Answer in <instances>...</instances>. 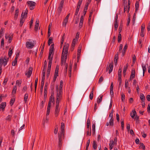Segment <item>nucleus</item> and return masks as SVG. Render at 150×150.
Masks as SVG:
<instances>
[{
    "label": "nucleus",
    "instance_id": "nucleus-47",
    "mask_svg": "<svg viewBox=\"0 0 150 150\" xmlns=\"http://www.w3.org/2000/svg\"><path fill=\"white\" fill-rule=\"evenodd\" d=\"M128 67V63L127 64L126 66H124V69H123V72H126V71Z\"/></svg>",
    "mask_w": 150,
    "mask_h": 150
},
{
    "label": "nucleus",
    "instance_id": "nucleus-14",
    "mask_svg": "<svg viewBox=\"0 0 150 150\" xmlns=\"http://www.w3.org/2000/svg\"><path fill=\"white\" fill-rule=\"evenodd\" d=\"M84 20V17L82 16L80 19V21L79 24V27L81 28L83 26V23Z\"/></svg>",
    "mask_w": 150,
    "mask_h": 150
},
{
    "label": "nucleus",
    "instance_id": "nucleus-50",
    "mask_svg": "<svg viewBox=\"0 0 150 150\" xmlns=\"http://www.w3.org/2000/svg\"><path fill=\"white\" fill-rule=\"evenodd\" d=\"M90 125V120L88 118L87 120V128H89V126Z\"/></svg>",
    "mask_w": 150,
    "mask_h": 150
},
{
    "label": "nucleus",
    "instance_id": "nucleus-43",
    "mask_svg": "<svg viewBox=\"0 0 150 150\" xmlns=\"http://www.w3.org/2000/svg\"><path fill=\"white\" fill-rule=\"evenodd\" d=\"M122 36L120 34L118 35L117 38V41L118 42H120L121 40Z\"/></svg>",
    "mask_w": 150,
    "mask_h": 150
},
{
    "label": "nucleus",
    "instance_id": "nucleus-18",
    "mask_svg": "<svg viewBox=\"0 0 150 150\" xmlns=\"http://www.w3.org/2000/svg\"><path fill=\"white\" fill-rule=\"evenodd\" d=\"M83 0H79L78 2L76 9L77 10H79L80 6L82 4Z\"/></svg>",
    "mask_w": 150,
    "mask_h": 150
},
{
    "label": "nucleus",
    "instance_id": "nucleus-36",
    "mask_svg": "<svg viewBox=\"0 0 150 150\" xmlns=\"http://www.w3.org/2000/svg\"><path fill=\"white\" fill-rule=\"evenodd\" d=\"M16 86H14L13 87V89L12 92L13 94H14L16 93Z\"/></svg>",
    "mask_w": 150,
    "mask_h": 150
},
{
    "label": "nucleus",
    "instance_id": "nucleus-64",
    "mask_svg": "<svg viewBox=\"0 0 150 150\" xmlns=\"http://www.w3.org/2000/svg\"><path fill=\"white\" fill-rule=\"evenodd\" d=\"M142 68L143 71H145L146 70V66L142 64Z\"/></svg>",
    "mask_w": 150,
    "mask_h": 150
},
{
    "label": "nucleus",
    "instance_id": "nucleus-40",
    "mask_svg": "<svg viewBox=\"0 0 150 150\" xmlns=\"http://www.w3.org/2000/svg\"><path fill=\"white\" fill-rule=\"evenodd\" d=\"M52 37H50L49 39V40L48 41V45L49 46L51 44L52 42Z\"/></svg>",
    "mask_w": 150,
    "mask_h": 150
},
{
    "label": "nucleus",
    "instance_id": "nucleus-28",
    "mask_svg": "<svg viewBox=\"0 0 150 150\" xmlns=\"http://www.w3.org/2000/svg\"><path fill=\"white\" fill-rule=\"evenodd\" d=\"M118 52L117 53V54L115 55L114 57V62L115 64H116L117 62V60L118 59Z\"/></svg>",
    "mask_w": 150,
    "mask_h": 150
},
{
    "label": "nucleus",
    "instance_id": "nucleus-33",
    "mask_svg": "<svg viewBox=\"0 0 150 150\" xmlns=\"http://www.w3.org/2000/svg\"><path fill=\"white\" fill-rule=\"evenodd\" d=\"M52 62H48V69L47 71H50L51 67L52 65Z\"/></svg>",
    "mask_w": 150,
    "mask_h": 150
},
{
    "label": "nucleus",
    "instance_id": "nucleus-21",
    "mask_svg": "<svg viewBox=\"0 0 150 150\" xmlns=\"http://www.w3.org/2000/svg\"><path fill=\"white\" fill-rule=\"evenodd\" d=\"M109 123L110 126H113L114 125V118H110Z\"/></svg>",
    "mask_w": 150,
    "mask_h": 150
},
{
    "label": "nucleus",
    "instance_id": "nucleus-24",
    "mask_svg": "<svg viewBox=\"0 0 150 150\" xmlns=\"http://www.w3.org/2000/svg\"><path fill=\"white\" fill-rule=\"evenodd\" d=\"M54 101V98L53 95L51 94L50 96V97L49 102L51 103H53Z\"/></svg>",
    "mask_w": 150,
    "mask_h": 150
},
{
    "label": "nucleus",
    "instance_id": "nucleus-63",
    "mask_svg": "<svg viewBox=\"0 0 150 150\" xmlns=\"http://www.w3.org/2000/svg\"><path fill=\"white\" fill-rule=\"evenodd\" d=\"M79 32H77L76 33L75 39L76 41H77L78 40V38H79Z\"/></svg>",
    "mask_w": 150,
    "mask_h": 150
},
{
    "label": "nucleus",
    "instance_id": "nucleus-17",
    "mask_svg": "<svg viewBox=\"0 0 150 150\" xmlns=\"http://www.w3.org/2000/svg\"><path fill=\"white\" fill-rule=\"evenodd\" d=\"M50 108L49 107H47V113L46 115L47 116L46 117V122H47L48 121V119L47 118V116L49 115L50 114Z\"/></svg>",
    "mask_w": 150,
    "mask_h": 150
},
{
    "label": "nucleus",
    "instance_id": "nucleus-57",
    "mask_svg": "<svg viewBox=\"0 0 150 150\" xmlns=\"http://www.w3.org/2000/svg\"><path fill=\"white\" fill-rule=\"evenodd\" d=\"M103 80V78L102 76H101L99 80V83H100Z\"/></svg>",
    "mask_w": 150,
    "mask_h": 150
},
{
    "label": "nucleus",
    "instance_id": "nucleus-27",
    "mask_svg": "<svg viewBox=\"0 0 150 150\" xmlns=\"http://www.w3.org/2000/svg\"><path fill=\"white\" fill-rule=\"evenodd\" d=\"M39 25V22H37V21H36V24L35 25V30L37 31L38 30Z\"/></svg>",
    "mask_w": 150,
    "mask_h": 150
},
{
    "label": "nucleus",
    "instance_id": "nucleus-52",
    "mask_svg": "<svg viewBox=\"0 0 150 150\" xmlns=\"http://www.w3.org/2000/svg\"><path fill=\"white\" fill-rule=\"evenodd\" d=\"M12 53H13V52L12 51V50H11V48H10L9 49V51L8 53V55L9 57H10L11 56V55L12 54Z\"/></svg>",
    "mask_w": 150,
    "mask_h": 150
},
{
    "label": "nucleus",
    "instance_id": "nucleus-12",
    "mask_svg": "<svg viewBox=\"0 0 150 150\" xmlns=\"http://www.w3.org/2000/svg\"><path fill=\"white\" fill-rule=\"evenodd\" d=\"M145 28V25L142 24L141 27V30L140 32V35L142 37L144 36V31Z\"/></svg>",
    "mask_w": 150,
    "mask_h": 150
},
{
    "label": "nucleus",
    "instance_id": "nucleus-48",
    "mask_svg": "<svg viewBox=\"0 0 150 150\" xmlns=\"http://www.w3.org/2000/svg\"><path fill=\"white\" fill-rule=\"evenodd\" d=\"M12 116L11 115H8V116H7L6 119V120H8L9 121H10L11 120V117Z\"/></svg>",
    "mask_w": 150,
    "mask_h": 150
},
{
    "label": "nucleus",
    "instance_id": "nucleus-26",
    "mask_svg": "<svg viewBox=\"0 0 150 150\" xmlns=\"http://www.w3.org/2000/svg\"><path fill=\"white\" fill-rule=\"evenodd\" d=\"M140 98L142 101L144 102L145 100V98L144 96L142 93H141L140 94Z\"/></svg>",
    "mask_w": 150,
    "mask_h": 150
},
{
    "label": "nucleus",
    "instance_id": "nucleus-25",
    "mask_svg": "<svg viewBox=\"0 0 150 150\" xmlns=\"http://www.w3.org/2000/svg\"><path fill=\"white\" fill-rule=\"evenodd\" d=\"M6 106V102H3L1 103L0 105V108L4 109Z\"/></svg>",
    "mask_w": 150,
    "mask_h": 150
},
{
    "label": "nucleus",
    "instance_id": "nucleus-56",
    "mask_svg": "<svg viewBox=\"0 0 150 150\" xmlns=\"http://www.w3.org/2000/svg\"><path fill=\"white\" fill-rule=\"evenodd\" d=\"M58 131V127L57 126H56V127L54 130V133L55 134H57Z\"/></svg>",
    "mask_w": 150,
    "mask_h": 150
},
{
    "label": "nucleus",
    "instance_id": "nucleus-7",
    "mask_svg": "<svg viewBox=\"0 0 150 150\" xmlns=\"http://www.w3.org/2000/svg\"><path fill=\"white\" fill-rule=\"evenodd\" d=\"M64 0H62L60 3L59 5L57 10L58 13L59 14H60L61 13V12L62 10L64 5Z\"/></svg>",
    "mask_w": 150,
    "mask_h": 150
},
{
    "label": "nucleus",
    "instance_id": "nucleus-39",
    "mask_svg": "<svg viewBox=\"0 0 150 150\" xmlns=\"http://www.w3.org/2000/svg\"><path fill=\"white\" fill-rule=\"evenodd\" d=\"M77 41H76V39H74L72 43L71 46L73 48L75 46L76 44V42Z\"/></svg>",
    "mask_w": 150,
    "mask_h": 150
},
{
    "label": "nucleus",
    "instance_id": "nucleus-45",
    "mask_svg": "<svg viewBox=\"0 0 150 150\" xmlns=\"http://www.w3.org/2000/svg\"><path fill=\"white\" fill-rule=\"evenodd\" d=\"M130 6V0H128V3L127 5V11L128 12L129 11Z\"/></svg>",
    "mask_w": 150,
    "mask_h": 150
},
{
    "label": "nucleus",
    "instance_id": "nucleus-54",
    "mask_svg": "<svg viewBox=\"0 0 150 150\" xmlns=\"http://www.w3.org/2000/svg\"><path fill=\"white\" fill-rule=\"evenodd\" d=\"M136 57L135 55H134L132 57V62L134 63L136 61Z\"/></svg>",
    "mask_w": 150,
    "mask_h": 150
},
{
    "label": "nucleus",
    "instance_id": "nucleus-38",
    "mask_svg": "<svg viewBox=\"0 0 150 150\" xmlns=\"http://www.w3.org/2000/svg\"><path fill=\"white\" fill-rule=\"evenodd\" d=\"M135 9H136V11H137L139 9V2L137 1L136 2L135 4Z\"/></svg>",
    "mask_w": 150,
    "mask_h": 150
},
{
    "label": "nucleus",
    "instance_id": "nucleus-51",
    "mask_svg": "<svg viewBox=\"0 0 150 150\" xmlns=\"http://www.w3.org/2000/svg\"><path fill=\"white\" fill-rule=\"evenodd\" d=\"M61 100L56 99V106L59 107V103Z\"/></svg>",
    "mask_w": 150,
    "mask_h": 150
},
{
    "label": "nucleus",
    "instance_id": "nucleus-53",
    "mask_svg": "<svg viewBox=\"0 0 150 150\" xmlns=\"http://www.w3.org/2000/svg\"><path fill=\"white\" fill-rule=\"evenodd\" d=\"M15 100L14 98H12L11 99L10 101V104L11 106L14 103V101H15Z\"/></svg>",
    "mask_w": 150,
    "mask_h": 150
},
{
    "label": "nucleus",
    "instance_id": "nucleus-10",
    "mask_svg": "<svg viewBox=\"0 0 150 150\" xmlns=\"http://www.w3.org/2000/svg\"><path fill=\"white\" fill-rule=\"evenodd\" d=\"M58 137L59 139V141L58 142V146L60 148L61 147L62 143V137L63 138V136L62 135L60 134L59 133H58Z\"/></svg>",
    "mask_w": 150,
    "mask_h": 150
},
{
    "label": "nucleus",
    "instance_id": "nucleus-6",
    "mask_svg": "<svg viewBox=\"0 0 150 150\" xmlns=\"http://www.w3.org/2000/svg\"><path fill=\"white\" fill-rule=\"evenodd\" d=\"M27 4L29 6L31 10H33L34 8L36 3L34 1H29L27 2Z\"/></svg>",
    "mask_w": 150,
    "mask_h": 150
},
{
    "label": "nucleus",
    "instance_id": "nucleus-55",
    "mask_svg": "<svg viewBox=\"0 0 150 150\" xmlns=\"http://www.w3.org/2000/svg\"><path fill=\"white\" fill-rule=\"evenodd\" d=\"M123 45L122 44H120L119 47V51L120 53H121L122 48Z\"/></svg>",
    "mask_w": 150,
    "mask_h": 150
},
{
    "label": "nucleus",
    "instance_id": "nucleus-32",
    "mask_svg": "<svg viewBox=\"0 0 150 150\" xmlns=\"http://www.w3.org/2000/svg\"><path fill=\"white\" fill-rule=\"evenodd\" d=\"M87 130L86 133L87 135L91 136V128H87Z\"/></svg>",
    "mask_w": 150,
    "mask_h": 150
},
{
    "label": "nucleus",
    "instance_id": "nucleus-61",
    "mask_svg": "<svg viewBox=\"0 0 150 150\" xmlns=\"http://www.w3.org/2000/svg\"><path fill=\"white\" fill-rule=\"evenodd\" d=\"M16 84L18 86H20V85L21 84V81L19 80H17L16 81Z\"/></svg>",
    "mask_w": 150,
    "mask_h": 150
},
{
    "label": "nucleus",
    "instance_id": "nucleus-16",
    "mask_svg": "<svg viewBox=\"0 0 150 150\" xmlns=\"http://www.w3.org/2000/svg\"><path fill=\"white\" fill-rule=\"evenodd\" d=\"M110 143L109 144V149L110 150H111L114 145V142L113 140H110Z\"/></svg>",
    "mask_w": 150,
    "mask_h": 150
},
{
    "label": "nucleus",
    "instance_id": "nucleus-58",
    "mask_svg": "<svg viewBox=\"0 0 150 150\" xmlns=\"http://www.w3.org/2000/svg\"><path fill=\"white\" fill-rule=\"evenodd\" d=\"M12 39V37L11 36H8V41L9 43H10L11 42Z\"/></svg>",
    "mask_w": 150,
    "mask_h": 150
},
{
    "label": "nucleus",
    "instance_id": "nucleus-46",
    "mask_svg": "<svg viewBox=\"0 0 150 150\" xmlns=\"http://www.w3.org/2000/svg\"><path fill=\"white\" fill-rule=\"evenodd\" d=\"M129 85V83L128 81L127 80H125V87L126 88H128V85Z\"/></svg>",
    "mask_w": 150,
    "mask_h": 150
},
{
    "label": "nucleus",
    "instance_id": "nucleus-8",
    "mask_svg": "<svg viewBox=\"0 0 150 150\" xmlns=\"http://www.w3.org/2000/svg\"><path fill=\"white\" fill-rule=\"evenodd\" d=\"M64 125L63 122H62L61 123V132L60 133V134H61V135H62L63 136V139H64V134L65 132L64 131Z\"/></svg>",
    "mask_w": 150,
    "mask_h": 150
},
{
    "label": "nucleus",
    "instance_id": "nucleus-44",
    "mask_svg": "<svg viewBox=\"0 0 150 150\" xmlns=\"http://www.w3.org/2000/svg\"><path fill=\"white\" fill-rule=\"evenodd\" d=\"M38 81V78H37L35 80V92L36 91V88H37V84Z\"/></svg>",
    "mask_w": 150,
    "mask_h": 150
},
{
    "label": "nucleus",
    "instance_id": "nucleus-42",
    "mask_svg": "<svg viewBox=\"0 0 150 150\" xmlns=\"http://www.w3.org/2000/svg\"><path fill=\"white\" fill-rule=\"evenodd\" d=\"M52 56H51V54H49L48 59L49 60L48 62H50V61L51 62H52Z\"/></svg>",
    "mask_w": 150,
    "mask_h": 150
},
{
    "label": "nucleus",
    "instance_id": "nucleus-5",
    "mask_svg": "<svg viewBox=\"0 0 150 150\" xmlns=\"http://www.w3.org/2000/svg\"><path fill=\"white\" fill-rule=\"evenodd\" d=\"M34 42V41L29 40V41L26 42V47L28 49L32 48L35 45Z\"/></svg>",
    "mask_w": 150,
    "mask_h": 150
},
{
    "label": "nucleus",
    "instance_id": "nucleus-34",
    "mask_svg": "<svg viewBox=\"0 0 150 150\" xmlns=\"http://www.w3.org/2000/svg\"><path fill=\"white\" fill-rule=\"evenodd\" d=\"M59 70V66H57L56 67L54 75L58 76Z\"/></svg>",
    "mask_w": 150,
    "mask_h": 150
},
{
    "label": "nucleus",
    "instance_id": "nucleus-9",
    "mask_svg": "<svg viewBox=\"0 0 150 150\" xmlns=\"http://www.w3.org/2000/svg\"><path fill=\"white\" fill-rule=\"evenodd\" d=\"M33 70V68L31 67H30L29 68L28 71V72H26L25 73V74L29 78L32 74Z\"/></svg>",
    "mask_w": 150,
    "mask_h": 150
},
{
    "label": "nucleus",
    "instance_id": "nucleus-19",
    "mask_svg": "<svg viewBox=\"0 0 150 150\" xmlns=\"http://www.w3.org/2000/svg\"><path fill=\"white\" fill-rule=\"evenodd\" d=\"M88 4H89L88 3V2H86V4L85 6V8H84V11H83V13H84V16H85V15L86 13V11L88 9Z\"/></svg>",
    "mask_w": 150,
    "mask_h": 150
},
{
    "label": "nucleus",
    "instance_id": "nucleus-3",
    "mask_svg": "<svg viewBox=\"0 0 150 150\" xmlns=\"http://www.w3.org/2000/svg\"><path fill=\"white\" fill-rule=\"evenodd\" d=\"M28 13V10L27 9H26L24 13H23V12L22 13L20 20V25L21 26L23 25L25 21V19L26 18V17L27 16Z\"/></svg>",
    "mask_w": 150,
    "mask_h": 150
},
{
    "label": "nucleus",
    "instance_id": "nucleus-49",
    "mask_svg": "<svg viewBox=\"0 0 150 150\" xmlns=\"http://www.w3.org/2000/svg\"><path fill=\"white\" fill-rule=\"evenodd\" d=\"M121 127L122 130H123L124 127V120L122 119L121 120Z\"/></svg>",
    "mask_w": 150,
    "mask_h": 150
},
{
    "label": "nucleus",
    "instance_id": "nucleus-37",
    "mask_svg": "<svg viewBox=\"0 0 150 150\" xmlns=\"http://www.w3.org/2000/svg\"><path fill=\"white\" fill-rule=\"evenodd\" d=\"M139 148L140 149H142L144 150H145V146L142 143L140 144V145Z\"/></svg>",
    "mask_w": 150,
    "mask_h": 150
},
{
    "label": "nucleus",
    "instance_id": "nucleus-62",
    "mask_svg": "<svg viewBox=\"0 0 150 150\" xmlns=\"http://www.w3.org/2000/svg\"><path fill=\"white\" fill-rule=\"evenodd\" d=\"M8 79L7 78H5L3 84L5 85L6 84V83L7 81H8Z\"/></svg>",
    "mask_w": 150,
    "mask_h": 150
},
{
    "label": "nucleus",
    "instance_id": "nucleus-30",
    "mask_svg": "<svg viewBox=\"0 0 150 150\" xmlns=\"http://www.w3.org/2000/svg\"><path fill=\"white\" fill-rule=\"evenodd\" d=\"M68 19H67L66 18L64 19L62 23V25L63 26L65 27L66 26V24L68 22Z\"/></svg>",
    "mask_w": 150,
    "mask_h": 150
},
{
    "label": "nucleus",
    "instance_id": "nucleus-15",
    "mask_svg": "<svg viewBox=\"0 0 150 150\" xmlns=\"http://www.w3.org/2000/svg\"><path fill=\"white\" fill-rule=\"evenodd\" d=\"M135 76V71L134 69H132V70L131 74L130 75V79H132Z\"/></svg>",
    "mask_w": 150,
    "mask_h": 150
},
{
    "label": "nucleus",
    "instance_id": "nucleus-4",
    "mask_svg": "<svg viewBox=\"0 0 150 150\" xmlns=\"http://www.w3.org/2000/svg\"><path fill=\"white\" fill-rule=\"evenodd\" d=\"M56 91L57 93L56 99L62 100V91L59 90L58 86H57L56 88Z\"/></svg>",
    "mask_w": 150,
    "mask_h": 150
},
{
    "label": "nucleus",
    "instance_id": "nucleus-60",
    "mask_svg": "<svg viewBox=\"0 0 150 150\" xmlns=\"http://www.w3.org/2000/svg\"><path fill=\"white\" fill-rule=\"evenodd\" d=\"M46 64H47V62L46 60L45 61L44 63V65H43V69H45L46 67Z\"/></svg>",
    "mask_w": 150,
    "mask_h": 150
},
{
    "label": "nucleus",
    "instance_id": "nucleus-59",
    "mask_svg": "<svg viewBox=\"0 0 150 150\" xmlns=\"http://www.w3.org/2000/svg\"><path fill=\"white\" fill-rule=\"evenodd\" d=\"M47 83H46L45 86L44 91V92H47Z\"/></svg>",
    "mask_w": 150,
    "mask_h": 150
},
{
    "label": "nucleus",
    "instance_id": "nucleus-29",
    "mask_svg": "<svg viewBox=\"0 0 150 150\" xmlns=\"http://www.w3.org/2000/svg\"><path fill=\"white\" fill-rule=\"evenodd\" d=\"M93 88H92V91L91 92L89 95V98L91 100L93 99Z\"/></svg>",
    "mask_w": 150,
    "mask_h": 150
},
{
    "label": "nucleus",
    "instance_id": "nucleus-35",
    "mask_svg": "<svg viewBox=\"0 0 150 150\" xmlns=\"http://www.w3.org/2000/svg\"><path fill=\"white\" fill-rule=\"evenodd\" d=\"M63 81L62 80L61 81L60 83L59 88V90H62V88L63 87Z\"/></svg>",
    "mask_w": 150,
    "mask_h": 150
},
{
    "label": "nucleus",
    "instance_id": "nucleus-11",
    "mask_svg": "<svg viewBox=\"0 0 150 150\" xmlns=\"http://www.w3.org/2000/svg\"><path fill=\"white\" fill-rule=\"evenodd\" d=\"M113 65L112 63H110V64L109 67H107L106 68V71H107L109 70V73L110 74L112 71L113 68Z\"/></svg>",
    "mask_w": 150,
    "mask_h": 150
},
{
    "label": "nucleus",
    "instance_id": "nucleus-31",
    "mask_svg": "<svg viewBox=\"0 0 150 150\" xmlns=\"http://www.w3.org/2000/svg\"><path fill=\"white\" fill-rule=\"evenodd\" d=\"M28 97V94L26 93L24 96V100L25 103H26Z\"/></svg>",
    "mask_w": 150,
    "mask_h": 150
},
{
    "label": "nucleus",
    "instance_id": "nucleus-23",
    "mask_svg": "<svg viewBox=\"0 0 150 150\" xmlns=\"http://www.w3.org/2000/svg\"><path fill=\"white\" fill-rule=\"evenodd\" d=\"M103 96L100 95V96L99 98H98L97 99V102L99 104L100 103L102 100V99Z\"/></svg>",
    "mask_w": 150,
    "mask_h": 150
},
{
    "label": "nucleus",
    "instance_id": "nucleus-20",
    "mask_svg": "<svg viewBox=\"0 0 150 150\" xmlns=\"http://www.w3.org/2000/svg\"><path fill=\"white\" fill-rule=\"evenodd\" d=\"M136 114V112L135 110H133L130 113V116L132 118L134 119Z\"/></svg>",
    "mask_w": 150,
    "mask_h": 150
},
{
    "label": "nucleus",
    "instance_id": "nucleus-1",
    "mask_svg": "<svg viewBox=\"0 0 150 150\" xmlns=\"http://www.w3.org/2000/svg\"><path fill=\"white\" fill-rule=\"evenodd\" d=\"M69 47V44H67L66 43L65 45H64L62 56L61 65V66H62L64 64L65 65V69L64 72L66 73H67V71L68 64H67L66 63V62L67 59Z\"/></svg>",
    "mask_w": 150,
    "mask_h": 150
},
{
    "label": "nucleus",
    "instance_id": "nucleus-13",
    "mask_svg": "<svg viewBox=\"0 0 150 150\" xmlns=\"http://www.w3.org/2000/svg\"><path fill=\"white\" fill-rule=\"evenodd\" d=\"M60 111L59 107L55 106V109L54 111V114L55 117H57L59 115Z\"/></svg>",
    "mask_w": 150,
    "mask_h": 150
},
{
    "label": "nucleus",
    "instance_id": "nucleus-2",
    "mask_svg": "<svg viewBox=\"0 0 150 150\" xmlns=\"http://www.w3.org/2000/svg\"><path fill=\"white\" fill-rule=\"evenodd\" d=\"M9 60V58L7 57L6 56L4 57V58H1L0 59V75L2 72V66L3 64L4 66H5L7 64V62Z\"/></svg>",
    "mask_w": 150,
    "mask_h": 150
},
{
    "label": "nucleus",
    "instance_id": "nucleus-22",
    "mask_svg": "<svg viewBox=\"0 0 150 150\" xmlns=\"http://www.w3.org/2000/svg\"><path fill=\"white\" fill-rule=\"evenodd\" d=\"M118 22L117 20H115L114 26L115 27V30H117L118 27Z\"/></svg>",
    "mask_w": 150,
    "mask_h": 150
},
{
    "label": "nucleus",
    "instance_id": "nucleus-41",
    "mask_svg": "<svg viewBox=\"0 0 150 150\" xmlns=\"http://www.w3.org/2000/svg\"><path fill=\"white\" fill-rule=\"evenodd\" d=\"M93 145L94 149H97V144L95 141H94L93 142Z\"/></svg>",
    "mask_w": 150,
    "mask_h": 150
}]
</instances>
